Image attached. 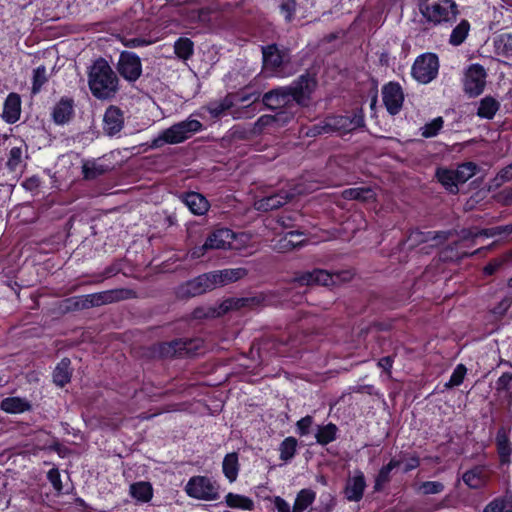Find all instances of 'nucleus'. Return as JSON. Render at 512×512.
I'll use <instances>...</instances> for the list:
<instances>
[{"mask_svg": "<svg viewBox=\"0 0 512 512\" xmlns=\"http://www.w3.org/2000/svg\"><path fill=\"white\" fill-rule=\"evenodd\" d=\"M247 274V269L243 267L211 271V277L215 279L216 287L238 281L244 278Z\"/></svg>", "mask_w": 512, "mask_h": 512, "instance_id": "nucleus-21", "label": "nucleus"}, {"mask_svg": "<svg viewBox=\"0 0 512 512\" xmlns=\"http://www.w3.org/2000/svg\"><path fill=\"white\" fill-rule=\"evenodd\" d=\"M262 55L264 68L273 72L282 66L285 58V54L278 49L276 44L262 47Z\"/></svg>", "mask_w": 512, "mask_h": 512, "instance_id": "nucleus-20", "label": "nucleus"}, {"mask_svg": "<svg viewBox=\"0 0 512 512\" xmlns=\"http://www.w3.org/2000/svg\"><path fill=\"white\" fill-rule=\"evenodd\" d=\"M464 483L472 489H479L485 484V475L482 467L476 466L463 474Z\"/></svg>", "mask_w": 512, "mask_h": 512, "instance_id": "nucleus-34", "label": "nucleus"}, {"mask_svg": "<svg viewBox=\"0 0 512 512\" xmlns=\"http://www.w3.org/2000/svg\"><path fill=\"white\" fill-rule=\"evenodd\" d=\"M487 73L485 68L480 64L470 65L464 74L463 86L464 91L471 97L480 95L486 84Z\"/></svg>", "mask_w": 512, "mask_h": 512, "instance_id": "nucleus-11", "label": "nucleus"}, {"mask_svg": "<svg viewBox=\"0 0 512 512\" xmlns=\"http://www.w3.org/2000/svg\"><path fill=\"white\" fill-rule=\"evenodd\" d=\"M185 492L191 498L204 501L219 499V486L206 476H193L185 485Z\"/></svg>", "mask_w": 512, "mask_h": 512, "instance_id": "nucleus-8", "label": "nucleus"}, {"mask_svg": "<svg viewBox=\"0 0 512 512\" xmlns=\"http://www.w3.org/2000/svg\"><path fill=\"white\" fill-rule=\"evenodd\" d=\"M495 52L499 56H512V34L504 33L494 39Z\"/></svg>", "mask_w": 512, "mask_h": 512, "instance_id": "nucleus-37", "label": "nucleus"}, {"mask_svg": "<svg viewBox=\"0 0 512 512\" xmlns=\"http://www.w3.org/2000/svg\"><path fill=\"white\" fill-rule=\"evenodd\" d=\"M444 120L442 117L434 118L431 122L425 124L421 128V135L424 138H431L438 134L443 127Z\"/></svg>", "mask_w": 512, "mask_h": 512, "instance_id": "nucleus-48", "label": "nucleus"}, {"mask_svg": "<svg viewBox=\"0 0 512 512\" xmlns=\"http://www.w3.org/2000/svg\"><path fill=\"white\" fill-rule=\"evenodd\" d=\"M47 71L45 66H39L33 71L32 93L40 92L42 86L47 82Z\"/></svg>", "mask_w": 512, "mask_h": 512, "instance_id": "nucleus-47", "label": "nucleus"}, {"mask_svg": "<svg viewBox=\"0 0 512 512\" xmlns=\"http://www.w3.org/2000/svg\"><path fill=\"white\" fill-rule=\"evenodd\" d=\"M420 465V459L418 456H412L405 464L404 472L407 473L413 469H416Z\"/></svg>", "mask_w": 512, "mask_h": 512, "instance_id": "nucleus-64", "label": "nucleus"}, {"mask_svg": "<svg viewBox=\"0 0 512 512\" xmlns=\"http://www.w3.org/2000/svg\"><path fill=\"white\" fill-rule=\"evenodd\" d=\"M383 103L391 115H396L400 112L404 94L402 88L397 82H389L382 87Z\"/></svg>", "mask_w": 512, "mask_h": 512, "instance_id": "nucleus-13", "label": "nucleus"}, {"mask_svg": "<svg viewBox=\"0 0 512 512\" xmlns=\"http://www.w3.org/2000/svg\"><path fill=\"white\" fill-rule=\"evenodd\" d=\"M236 103V97L232 94L226 95L220 101H214L207 105V110L213 118L220 117L225 111L232 108Z\"/></svg>", "mask_w": 512, "mask_h": 512, "instance_id": "nucleus-33", "label": "nucleus"}, {"mask_svg": "<svg viewBox=\"0 0 512 512\" xmlns=\"http://www.w3.org/2000/svg\"><path fill=\"white\" fill-rule=\"evenodd\" d=\"M274 506L277 509V512H292L289 503L279 496L275 497Z\"/></svg>", "mask_w": 512, "mask_h": 512, "instance_id": "nucleus-61", "label": "nucleus"}, {"mask_svg": "<svg viewBox=\"0 0 512 512\" xmlns=\"http://www.w3.org/2000/svg\"><path fill=\"white\" fill-rule=\"evenodd\" d=\"M451 234V231L428 232V235H431L430 241H435L437 244L443 243L446 240H448Z\"/></svg>", "mask_w": 512, "mask_h": 512, "instance_id": "nucleus-58", "label": "nucleus"}, {"mask_svg": "<svg viewBox=\"0 0 512 512\" xmlns=\"http://www.w3.org/2000/svg\"><path fill=\"white\" fill-rule=\"evenodd\" d=\"M83 176L87 180H93L103 175L106 172V168L102 165H98L96 162H85L82 166Z\"/></svg>", "mask_w": 512, "mask_h": 512, "instance_id": "nucleus-46", "label": "nucleus"}, {"mask_svg": "<svg viewBox=\"0 0 512 512\" xmlns=\"http://www.w3.org/2000/svg\"><path fill=\"white\" fill-rule=\"evenodd\" d=\"M317 85L316 79L309 73L300 75L289 86L278 87L262 96L263 104L270 110H279V117L284 120L292 118L297 106H306Z\"/></svg>", "mask_w": 512, "mask_h": 512, "instance_id": "nucleus-1", "label": "nucleus"}, {"mask_svg": "<svg viewBox=\"0 0 512 512\" xmlns=\"http://www.w3.org/2000/svg\"><path fill=\"white\" fill-rule=\"evenodd\" d=\"M504 263L503 259H493L491 260L483 269L484 274L493 275Z\"/></svg>", "mask_w": 512, "mask_h": 512, "instance_id": "nucleus-59", "label": "nucleus"}, {"mask_svg": "<svg viewBox=\"0 0 512 512\" xmlns=\"http://www.w3.org/2000/svg\"><path fill=\"white\" fill-rule=\"evenodd\" d=\"M439 61L436 54L425 53L418 56L412 66V76L420 83L431 82L438 74Z\"/></svg>", "mask_w": 512, "mask_h": 512, "instance_id": "nucleus-9", "label": "nucleus"}, {"mask_svg": "<svg viewBox=\"0 0 512 512\" xmlns=\"http://www.w3.org/2000/svg\"><path fill=\"white\" fill-rule=\"evenodd\" d=\"M341 195L346 200H357L360 202H371L376 198L374 191L370 187L345 189Z\"/></svg>", "mask_w": 512, "mask_h": 512, "instance_id": "nucleus-28", "label": "nucleus"}, {"mask_svg": "<svg viewBox=\"0 0 512 512\" xmlns=\"http://www.w3.org/2000/svg\"><path fill=\"white\" fill-rule=\"evenodd\" d=\"M291 198L292 195L289 193L280 191L279 193L263 197L258 200L255 205L258 210L270 211L285 205L291 200Z\"/></svg>", "mask_w": 512, "mask_h": 512, "instance_id": "nucleus-23", "label": "nucleus"}, {"mask_svg": "<svg viewBox=\"0 0 512 512\" xmlns=\"http://www.w3.org/2000/svg\"><path fill=\"white\" fill-rule=\"evenodd\" d=\"M437 177L439 182L451 193L457 194L458 189V180L456 178L454 170H439L437 172Z\"/></svg>", "mask_w": 512, "mask_h": 512, "instance_id": "nucleus-38", "label": "nucleus"}, {"mask_svg": "<svg viewBox=\"0 0 512 512\" xmlns=\"http://www.w3.org/2000/svg\"><path fill=\"white\" fill-rule=\"evenodd\" d=\"M240 469L238 454L236 452L225 455L222 463V470L225 477L230 481H236Z\"/></svg>", "mask_w": 512, "mask_h": 512, "instance_id": "nucleus-31", "label": "nucleus"}, {"mask_svg": "<svg viewBox=\"0 0 512 512\" xmlns=\"http://www.w3.org/2000/svg\"><path fill=\"white\" fill-rule=\"evenodd\" d=\"M116 69L126 81L135 82L142 74V63L135 53L123 51L119 56Z\"/></svg>", "mask_w": 512, "mask_h": 512, "instance_id": "nucleus-12", "label": "nucleus"}, {"mask_svg": "<svg viewBox=\"0 0 512 512\" xmlns=\"http://www.w3.org/2000/svg\"><path fill=\"white\" fill-rule=\"evenodd\" d=\"M264 300L265 298L262 294L241 298H229L220 304L217 315L225 314L231 310H240L242 308L253 309L261 306Z\"/></svg>", "mask_w": 512, "mask_h": 512, "instance_id": "nucleus-15", "label": "nucleus"}, {"mask_svg": "<svg viewBox=\"0 0 512 512\" xmlns=\"http://www.w3.org/2000/svg\"><path fill=\"white\" fill-rule=\"evenodd\" d=\"M420 490L425 495L438 494L444 490V485L439 481H426L420 485Z\"/></svg>", "mask_w": 512, "mask_h": 512, "instance_id": "nucleus-51", "label": "nucleus"}, {"mask_svg": "<svg viewBox=\"0 0 512 512\" xmlns=\"http://www.w3.org/2000/svg\"><path fill=\"white\" fill-rule=\"evenodd\" d=\"M123 44L126 47L134 48V47L144 46V45L148 44V42L142 38H131V39H126L123 42Z\"/></svg>", "mask_w": 512, "mask_h": 512, "instance_id": "nucleus-63", "label": "nucleus"}, {"mask_svg": "<svg viewBox=\"0 0 512 512\" xmlns=\"http://www.w3.org/2000/svg\"><path fill=\"white\" fill-rule=\"evenodd\" d=\"M74 102L69 98H61V100L54 106L52 117L56 124H65L73 116Z\"/></svg>", "mask_w": 512, "mask_h": 512, "instance_id": "nucleus-24", "label": "nucleus"}, {"mask_svg": "<svg viewBox=\"0 0 512 512\" xmlns=\"http://www.w3.org/2000/svg\"><path fill=\"white\" fill-rule=\"evenodd\" d=\"M495 441L500 462L502 464H509L510 456L512 453V447L508 437V433L505 430V428L501 427L500 429H498Z\"/></svg>", "mask_w": 512, "mask_h": 512, "instance_id": "nucleus-26", "label": "nucleus"}, {"mask_svg": "<svg viewBox=\"0 0 512 512\" xmlns=\"http://www.w3.org/2000/svg\"><path fill=\"white\" fill-rule=\"evenodd\" d=\"M303 236L300 231H290L285 236L280 238L275 246V249L279 252H287L297 247L303 246L305 240H296L295 238Z\"/></svg>", "mask_w": 512, "mask_h": 512, "instance_id": "nucleus-29", "label": "nucleus"}, {"mask_svg": "<svg viewBox=\"0 0 512 512\" xmlns=\"http://www.w3.org/2000/svg\"><path fill=\"white\" fill-rule=\"evenodd\" d=\"M495 180H500L501 182H507L512 180V163L503 168L499 172Z\"/></svg>", "mask_w": 512, "mask_h": 512, "instance_id": "nucleus-62", "label": "nucleus"}, {"mask_svg": "<svg viewBox=\"0 0 512 512\" xmlns=\"http://www.w3.org/2000/svg\"><path fill=\"white\" fill-rule=\"evenodd\" d=\"M364 114L362 109H358L353 115H338L327 117L322 122L313 125L308 135H318L323 133H348L357 128L364 127Z\"/></svg>", "mask_w": 512, "mask_h": 512, "instance_id": "nucleus-3", "label": "nucleus"}, {"mask_svg": "<svg viewBox=\"0 0 512 512\" xmlns=\"http://www.w3.org/2000/svg\"><path fill=\"white\" fill-rule=\"evenodd\" d=\"M121 271H122L121 261L116 260L112 264H110L109 266H107L105 268V270L102 273V277H101V279L98 282H101L105 278H109V277H112L114 275H117Z\"/></svg>", "mask_w": 512, "mask_h": 512, "instance_id": "nucleus-55", "label": "nucleus"}, {"mask_svg": "<svg viewBox=\"0 0 512 512\" xmlns=\"http://www.w3.org/2000/svg\"><path fill=\"white\" fill-rule=\"evenodd\" d=\"M297 448V439L294 437H287L285 438L279 447L280 451V459L287 462L291 460L295 453Z\"/></svg>", "mask_w": 512, "mask_h": 512, "instance_id": "nucleus-45", "label": "nucleus"}, {"mask_svg": "<svg viewBox=\"0 0 512 512\" xmlns=\"http://www.w3.org/2000/svg\"><path fill=\"white\" fill-rule=\"evenodd\" d=\"M500 108V103L491 96L484 97L477 110V115L481 118L492 119Z\"/></svg>", "mask_w": 512, "mask_h": 512, "instance_id": "nucleus-35", "label": "nucleus"}, {"mask_svg": "<svg viewBox=\"0 0 512 512\" xmlns=\"http://www.w3.org/2000/svg\"><path fill=\"white\" fill-rule=\"evenodd\" d=\"M215 288V279L211 277V272H208L178 286L176 295L180 299H187L201 295Z\"/></svg>", "mask_w": 512, "mask_h": 512, "instance_id": "nucleus-10", "label": "nucleus"}, {"mask_svg": "<svg viewBox=\"0 0 512 512\" xmlns=\"http://www.w3.org/2000/svg\"><path fill=\"white\" fill-rule=\"evenodd\" d=\"M280 117L278 115H262L258 118V120L254 124V131L261 132L265 127L271 125L275 121L279 120Z\"/></svg>", "mask_w": 512, "mask_h": 512, "instance_id": "nucleus-52", "label": "nucleus"}, {"mask_svg": "<svg viewBox=\"0 0 512 512\" xmlns=\"http://www.w3.org/2000/svg\"><path fill=\"white\" fill-rule=\"evenodd\" d=\"M503 509L502 499L497 498L487 504L483 512H503Z\"/></svg>", "mask_w": 512, "mask_h": 512, "instance_id": "nucleus-60", "label": "nucleus"}, {"mask_svg": "<svg viewBox=\"0 0 512 512\" xmlns=\"http://www.w3.org/2000/svg\"><path fill=\"white\" fill-rule=\"evenodd\" d=\"M27 147L25 144L12 147L7 153L5 168L11 174L21 173L26 165Z\"/></svg>", "mask_w": 512, "mask_h": 512, "instance_id": "nucleus-19", "label": "nucleus"}, {"mask_svg": "<svg viewBox=\"0 0 512 512\" xmlns=\"http://www.w3.org/2000/svg\"><path fill=\"white\" fill-rule=\"evenodd\" d=\"M431 238V235H428V232H421V231H412L411 234L408 237V240L412 242V244H419L424 242H429Z\"/></svg>", "mask_w": 512, "mask_h": 512, "instance_id": "nucleus-57", "label": "nucleus"}, {"mask_svg": "<svg viewBox=\"0 0 512 512\" xmlns=\"http://www.w3.org/2000/svg\"><path fill=\"white\" fill-rule=\"evenodd\" d=\"M401 464V461L400 460H395V459H392L387 465L383 466L378 475L376 476V479H375V485H374V489L376 491H379L382 489V487L389 482L390 480V474H391V471L396 468V467H399Z\"/></svg>", "mask_w": 512, "mask_h": 512, "instance_id": "nucleus-40", "label": "nucleus"}, {"mask_svg": "<svg viewBox=\"0 0 512 512\" xmlns=\"http://www.w3.org/2000/svg\"><path fill=\"white\" fill-rule=\"evenodd\" d=\"M21 114V99L17 93H10L3 107L2 117L10 124L17 122Z\"/></svg>", "mask_w": 512, "mask_h": 512, "instance_id": "nucleus-22", "label": "nucleus"}, {"mask_svg": "<svg viewBox=\"0 0 512 512\" xmlns=\"http://www.w3.org/2000/svg\"><path fill=\"white\" fill-rule=\"evenodd\" d=\"M203 125L196 119H187L165 129L158 137L152 140L151 148H160L164 144H178L200 131Z\"/></svg>", "mask_w": 512, "mask_h": 512, "instance_id": "nucleus-4", "label": "nucleus"}, {"mask_svg": "<svg viewBox=\"0 0 512 512\" xmlns=\"http://www.w3.org/2000/svg\"><path fill=\"white\" fill-rule=\"evenodd\" d=\"M423 17L434 25L454 20L458 15L457 4L453 0H432L420 4Z\"/></svg>", "mask_w": 512, "mask_h": 512, "instance_id": "nucleus-6", "label": "nucleus"}, {"mask_svg": "<svg viewBox=\"0 0 512 512\" xmlns=\"http://www.w3.org/2000/svg\"><path fill=\"white\" fill-rule=\"evenodd\" d=\"M296 6V0H281L279 8L286 21L290 22L293 19Z\"/></svg>", "mask_w": 512, "mask_h": 512, "instance_id": "nucleus-50", "label": "nucleus"}, {"mask_svg": "<svg viewBox=\"0 0 512 512\" xmlns=\"http://www.w3.org/2000/svg\"><path fill=\"white\" fill-rule=\"evenodd\" d=\"M313 423V418L311 416H305L297 421V430L301 436L307 435L309 433V429Z\"/></svg>", "mask_w": 512, "mask_h": 512, "instance_id": "nucleus-56", "label": "nucleus"}, {"mask_svg": "<svg viewBox=\"0 0 512 512\" xmlns=\"http://www.w3.org/2000/svg\"><path fill=\"white\" fill-rule=\"evenodd\" d=\"M71 361L68 358H63L56 366L53 372V381L59 386L63 387L71 379V371H70Z\"/></svg>", "mask_w": 512, "mask_h": 512, "instance_id": "nucleus-32", "label": "nucleus"}, {"mask_svg": "<svg viewBox=\"0 0 512 512\" xmlns=\"http://www.w3.org/2000/svg\"><path fill=\"white\" fill-rule=\"evenodd\" d=\"M88 85L92 95L99 100H111L119 91V79L104 58L93 62L88 72Z\"/></svg>", "mask_w": 512, "mask_h": 512, "instance_id": "nucleus-2", "label": "nucleus"}, {"mask_svg": "<svg viewBox=\"0 0 512 512\" xmlns=\"http://www.w3.org/2000/svg\"><path fill=\"white\" fill-rule=\"evenodd\" d=\"M135 297V291L128 288H117L84 295L75 299H71L70 301H73V306L75 309H88L91 307H97L122 300L132 299Z\"/></svg>", "mask_w": 512, "mask_h": 512, "instance_id": "nucleus-5", "label": "nucleus"}, {"mask_svg": "<svg viewBox=\"0 0 512 512\" xmlns=\"http://www.w3.org/2000/svg\"><path fill=\"white\" fill-rule=\"evenodd\" d=\"M31 408V403L20 397H7L0 402V409L10 414L23 413L25 411H30Z\"/></svg>", "mask_w": 512, "mask_h": 512, "instance_id": "nucleus-27", "label": "nucleus"}, {"mask_svg": "<svg viewBox=\"0 0 512 512\" xmlns=\"http://www.w3.org/2000/svg\"><path fill=\"white\" fill-rule=\"evenodd\" d=\"M194 44L189 38H179L174 44L175 54L183 59H189L193 54Z\"/></svg>", "mask_w": 512, "mask_h": 512, "instance_id": "nucleus-43", "label": "nucleus"}, {"mask_svg": "<svg viewBox=\"0 0 512 512\" xmlns=\"http://www.w3.org/2000/svg\"><path fill=\"white\" fill-rule=\"evenodd\" d=\"M467 369L463 364H459L454 369L449 381L445 384L446 388H452L462 384L466 375Z\"/></svg>", "mask_w": 512, "mask_h": 512, "instance_id": "nucleus-49", "label": "nucleus"}, {"mask_svg": "<svg viewBox=\"0 0 512 512\" xmlns=\"http://www.w3.org/2000/svg\"><path fill=\"white\" fill-rule=\"evenodd\" d=\"M366 488V481L362 471H355L352 477H349L346 482L344 494L347 500L358 502L362 499L364 490Z\"/></svg>", "mask_w": 512, "mask_h": 512, "instance_id": "nucleus-17", "label": "nucleus"}, {"mask_svg": "<svg viewBox=\"0 0 512 512\" xmlns=\"http://www.w3.org/2000/svg\"><path fill=\"white\" fill-rule=\"evenodd\" d=\"M338 428L333 423H328L325 426H319L318 431L315 435L316 440L321 445H327L328 443L336 439V433Z\"/></svg>", "mask_w": 512, "mask_h": 512, "instance_id": "nucleus-41", "label": "nucleus"}, {"mask_svg": "<svg viewBox=\"0 0 512 512\" xmlns=\"http://www.w3.org/2000/svg\"><path fill=\"white\" fill-rule=\"evenodd\" d=\"M184 204L196 215H203L208 211L209 203L206 198L197 193L189 192L183 196Z\"/></svg>", "mask_w": 512, "mask_h": 512, "instance_id": "nucleus-25", "label": "nucleus"}, {"mask_svg": "<svg viewBox=\"0 0 512 512\" xmlns=\"http://www.w3.org/2000/svg\"><path fill=\"white\" fill-rule=\"evenodd\" d=\"M477 165L473 162H465L460 164L457 169L454 170L456 178L459 183H465L472 178L477 172Z\"/></svg>", "mask_w": 512, "mask_h": 512, "instance_id": "nucleus-44", "label": "nucleus"}, {"mask_svg": "<svg viewBox=\"0 0 512 512\" xmlns=\"http://www.w3.org/2000/svg\"><path fill=\"white\" fill-rule=\"evenodd\" d=\"M300 285H313L320 284L329 286L334 283L333 275L326 270L314 269L313 271H306L297 275L294 279Z\"/></svg>", "mask_w": 512, "mask_h": 512, "instance_id": "nucleus-18", "label": "nucleus"}, {"mask_svg": "<svg viewBox=\"0 0 512 512\" xmlns=\"http://www.w3.org/2000/svg\"><path fill=\"white\" fill-rule=\"evenodd\" d=\"M47 478L52 484L53 488L58 492L61 493L63 486L61 482V477L59 470L57 468H52L47 473Z\"/></svg>", "mask_w": 512, "mask_h": 512, "instance_id": "nucleus-54", "label": "nucleus"}, {"mask_svg": "<svg viewBox=\"0 0 512 512\" xmlns=\"http://www.w3.org/2000/svg\"><path fill=\"white\" fill-rule=\"evenodd\" d=\"M512 388V372H504L496 381L498 391H509Z\"/></svg>", "mask_w": 512, "mask_h": 512, "instance_id": "nucleus-53", "label": "nucleus"}, {"mask_svg": "<svg viewBox=\"0 0 512 512\" xmlns=\"http://www.w3.org/2000/svg\"><path fill=\"white\" fill-rule=\"evenodd\" d=\"M202 346L201 339H179L167 344L163 352L175 357L194 356Z\"/></svg>", "mask_w": 512, "mask_h": 512, "instance_id": "nucleus-14", "label": "nucleus"}, {"mask_svg": "<svg viewBox=\"0 0 512 512\" xmlns=\"http://www.w3.org/2000/svg\"><path fill=\"white\" fill-rule=\"evenodd\" d=\"M124 127V115L122 110L114 105H110L103 116V131L106 135L112 137L118 134Z\"/></svg>", "mask_w": 512, "mask_h": 512, "instance_id": "nucleus-16", "label": "nucleus"}, {"mask_svg": "<svg viewBox=\"0 0 512 512\" xmlns=\"http://www.w3.org/2000/svg\"><path fill=\"white\" fill-rule=\"evenodd\" d=\"M470 31V23L463 19L461 22L452 30L449 38V43L453 46L461 45L467 38Z\"/></svg>", "mask_w": 512, "mask_h": 512, "instance_id": "nucleus-39", "label": "nucleus"}, {"mask_svg": "<svg viewBox=\"0 0 512 512\" xmlns=\"http://www.w3.org/2000/svg\"><path fill=\"white\" fill-rule=\"evenodd\" d=\"M235 238L236 234L228 228L215 229L208 235L202 246L195 247L192 250L191 256L193 258H199L209 250L233 249V241Z\"/></svg>", "mask_w": 512, "mask_h": 512, "instance_id": "nucleus-7", "label": "nucleus"}, {"mask_svg": "<svg viewBox=\"0 0 512 512\" xmlns=\"http://www.w3.org/2000/svg\"><path fill=\"white\" fill-rule=\"evenodd\" d=\"M129 492L131 497L143 503L149 502L153 497L152 485L146 481L131 484Z\"/></svg>", "mask_w": 512, "mask_h": 512, "instance_id": "nucleus-30", "label": "nucleus"}, {"mask_svg": "<svg viewBox=\"0 0 512 512\" xmlns=\"http://www.w3.org/2000/svg\"><path fill=\"white\" fill-rule=\"evenodd\" d=\"M315 492L310 489H302L296 496L292 512H304L315 500Z\"/></svg>", "mask_w": 512, "mask_h": 512, "instance_id": "nucleus-36", "label": "nucleus"}, {"mask_svg": "<svg viewBox=\"0 0 512 512\" xmlns=\"http://www.w3.org/2000/svg\"><path fill=\"white\" fill-rule=\"evenodd\" d=\"M225 500L226 504L231 508H240L243 510H251L253 508V501L239 494L228 493Z\"/></svg>", "mask_w": 512, "mask_h": 512, "instance_id": "nucleus-42", "label": "nucleus"}]
</instances>
